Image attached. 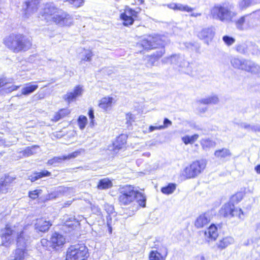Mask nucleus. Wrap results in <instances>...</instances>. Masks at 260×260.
<instances>
[{
	"label": "nucleus",
	"instance_id": "1",
	"mask_svg": "<svg viewBox=\"0 0 260 260\" xmlns=\"http://www.w3.org/2000/svg\"><path fill=\"white\" fill-rule=\"evenodd\" d=\"M118 201L120 205H134L136 202L138 206L145 207L146 197L144 194L135 190L132 185H125L119 189Z\"/></svg>",
	"mask_w": 260,
	"mask_h": 260
},
{
	"label": "nucleus",
	"instance_id": "2",
	"mask_svg": "<svg viewBox=\"0 0 260 260\" xmlns=\"http://www.w3.org/2000/svg\"><path fill=\"white\" fill-rule=\"evenodd\" d=\"M162 43L158 37L149 36L147 38L142 40L140 43H138V47H142L144 49L149 50L153 48H157L159 47L161 48L157 50L152 54L149 56L147 58V61L145 64L147 67L151 68L154 65L157 61L165 53V49L162 47Z\"/></svg>",
	"mask_w": 260,
	"mask_h": 260
},
{
	"label": "nucleus",
	"instance_id": "3",
	"mask_svg": "<svg viewBox=\"0 0 260 260\" xmlns=\"http://www.w3.org/2000/svg\"><path fill=\"white\" fill-rule=\"evenodd\" d=\"M17 236L16 242L17 247L26 248L29 236L25 235L23 231L20 232L16 230V228L7 225L1 231L2 245L9 247L13 242L14 238Z\"/></svg>",
	"mask_w": 260,
	"mask_h": 260
},
{
	"label": "nucleus",
	"instance_id": "4",
	"mask_svg": "<svg viewBox=\"0 0 260 260\" xmlns=\"http://www.w3.org/2000/svg\"><path fill=\"white\" fill-rule=\"evenodd\" d=\"M4 44L13 52L19 53L29 50L32 46V40L22 34H12L5 39Z\"/></svg>",
	"mask_w": 260,
	"mask_h": 260
},
{
	"label": "nucleus",
	"instance_id": "5",
	"mask_svg": "<svg viewBox=\"0 0 260 260\" xmlns=\"http://www.w3.org/2000/svg\"><path fill=\"white\" fill-rule=\"evenodd\" d=\"M234 10V6L233 4L224 2L215 5L211 8L210 12L213 19L224 23H231L237 15V13Z\"/></svg>",
	"mask_w": 260,
	"mask_h": 260
},
{
	"label": "nucleus",
	"instance_id": "6",
	"mask_svg": "<svg viewBox=\"0 0 260 260\" xmlns=\"http://www.w3.org/2000/svg\"><path fill=\"white\" fill-rule=\"evenodd\" d=\"M232 66L235 69L244 71L253 74H260V66L254 61L238 57L230 59Z\"/></svg>",
	"mask_w": 260,
	"mask_h": 260
},
{
	"label": "nucleus",
	"instance_id": "7",
	"mask_svg": "<svg viewBox=\"0 0 260 260\" xmlns=\"http://www.w3.org/2000/svg\"><path fill=\"white\" fill-rule=\"evenodd\" d=\"M88 250L83 244L71 245L67 250L66 260H87Z\"/></svg>",
	"mask_w": 260,
	"mask_h": 260
},
{
	"label": "nucleus",
	"instance_id": "8",
	"mask_svg": "<svg viewBox=\"0 0 260 260\" xmlns=\"http://www.w3.org/2000/svg\"><path fill=\"white\" fill-rule=\"evenodd\" d=\"M206 166V161L205 159L193 161L189 166L185 168L183 175L187 179L194 178L204 170Z\"/></svg>",
	"mask_w": 260,
	"mask_h": 260
},
{
	"label": "nucleus",
	"instance_id": "9",
	"mask_svg": "<svg viewBox=\"0 0 260 260\" xmlns=\"http://www.w3.org/2000/svg\"><path fill=\"white\" fill-rule=\"evenodd\" d=\"M219 213L221 216L228 218L238 217L241 219V215H243L241 209L236 208L235 205L230 202L224 204L220 208Z\"/></svg>",
	"mask_w": 260,
	"mask_h": 260
},
{
	"label": "nucleus",
	"instance_id": "10",
	"mask_svg": "<svg viewBox=\"0 0 260 260\" xmlns=\"http://www.w3.org/2000/svg\"><path fill=\"white\" fill-rule=\"evenodd\" d=\"M162 61L175 65L177 67L182 69H184V72L187 74H192V71L190 67L189 62L186 61L183 56L179 54L173 55L169 57L164 59Z\"/></svg>",
	"mask_w": 260,
	"mask_h": 260
},
{
	"label": "nucleus",
	"instance_id": "11",
	"mask_svg": "<svg viewBox=\"0 0 260 260\" xmlns=\"http://www.w3.org/2000/svg\"><path fill=\"white\" fill-rule=\"evenodd\" d=\"M139 12L134 10L128 6L125 7L124 12L120 15V18L123 21V25L129 26L132 25L134 21L138 18Z\"/></svg>",
	"mask_w": 260,
	"mask_h": 260
},
{
	"label": "nucleus",
	"instance_id": "12",
	"mask_svg": "<svg viewBox=\"0 0 260 260\" xmlns=\"http://www.w3.org/2000/svg\"><path fill=\"white\" fill-rule=\"evenodd\" d=\"M52 20L60 26H70L73 24V18L67 12L58 10L56 14L52 17Z\"/></svg>",
	"mask_w": 260,
	"mask_h": 260
},
{
	"label": "nucleus",
	"instance_id": "13",
	"mask_svg": "<svg viewBox=\"0 0 260 260\" xmlns=\"http://www.w3.org/2000/svg\"><path fill=\"white\" fill-rule=\"evenodd\" d=\"M258 16V18L260 19V10L253 12L249 14L245 15L240 17L237 20H233L236 27L239 30H244L247 28L249 24V19L254 16Z\"/></svg>",
	"mask_w": 260,
	"mask_h": 260
},
{
	"label": "nucleus",
	"instance_id": "14",
	"mask_svg": "<svg viewBox=\"0 0 260 260\" xmlns=\"http://www.w3.org/2000/svg\"><path fill=\"white\" fill-rule=\"evenodd\" d=\"M83 89L82 86L78 85L75 87L73 91L68 92L67 94H64L63 99L69 103L74 101L78 96L82 95Z\"/></svg>",
	"mask_w": 260,
	"mask_h": 260
},
{
	"label": "nucleus",
	"instance_id": "15",
	"mask_svg": "<svg viewBox=\"0 0 260 260\" xmlns=\"http://www.w3.org/2000/svg\"><path fill=\"white\" fill-rule=\"evenodd\" d=\"M66 239L63 235L58 233H53L50 238L51 246L53 249H57L63 245Z\"/></svg>",
	"mask_w": 260,
	"mask_h": 260
},
{
	"label": "nucleus",
	"instance_id": "16",
	"mask_svg": "<svg viewBox=\"0 0 260 260\" xmlns=\"http://www.w3.org/2000/svg\"><path fill=\"white\" fill-rule=\"evenodd\" d=\"M80 150H77L69 154L68 155L54 157L53 158L48 160L47 164L49 165H53L56 163L61 162L62 160H64L74 158L78 156L80 154Z\"/></svg>",
	"mask_w": 260,
	"mask_h": 260
},
{
	"label": "nucleus",
	"instance_id": "17",
	"mask_svg": "<svg viewBox=\"0 0 260 260\" xmlns=\"http://www.w3.org/2000/svg\"><path fill=\"white\" fill-rule=\"evenodd\" d=\"M57 10V8L53 4H47L43 11L42 16L47 21H50L52 20V17L56 14Z\"/></svg>",
	"mask_w": 260,
	"mask_h": 260
},
{
	"label": "nucleus",
	"instance_id": "18",
	"mask_svg": "<svg viewBox=\"0 0 260 260\" xmlns=\"http://www.w3.org/2000/svg\"><path fill=\"white\" fill-rule=\"evenodd\" d=\"M214 36V32L211 27L203 29L198 35V37L203 40L205 43L207 44H209V42L211 41Z\"/></svg>",
	"mask_w": 260,
	"mask_h": 260
},
{
	"label": "nucleus",
	"instance_id": "19",
	"mask_svg": "<svg viewBox=\"0 0 260 260\" xmlns=\"http://www.w3.org/2000/svg\"><path fill=\"white\" fill-rule=\"evenodd\" d=\"M51 225L50 221L46 219H37L35 223V229L39 232L45 233L49 230Z\"/></svg>",
	"mask_w": 260,
	"mask_h": 260
},
{
	"label": "nucleus",
	"instance_id": "20",
	"mask_svg": "<svg viewBox=\"0 0 260 260\" xmlns=\"http://www.w3.org/2000/svg\"><path fill=\"white\" fill-rule=\"evenodd\" d=\"M15 178L9 175H5L0 181V193H5L8 192L10 184L13 182Z\"/></svg>",
	"mask_w": 260,
	"mask_h": 260
},
{
	"label": "nucleus",
	"instance_id": "21",
	"mask_svg": "<svg viewBox=\"0 0 260 260\" xmlns=\"http://www.w3.org/2000/svg\"><path fill=\"white\" fill-rule=\"evenodd\" d=\"M27 255V250L26 248L17 247L10 256V260H23Z\"/></svg>",
	"mask_w": 260,
	"mask_h": 260
},
{
	"label": "nucleus",
	"instance_id": "22",
	"mask_svg": "<svg viewBox=\"0 0 260 260\" xmlns=\"http://www.w3.org/2000/svg\"><path fill=\"white\" fill-rule=\"evenodd\" d=\"M210 221V216L209 213H205L197 217L194 222V225L198 229L202 228L207 225Z\"/></svg>",
	"mask_w": 260,
	"mask_h": 260
},
{
	"label": "nucleus",
	"instance_id": "23",
	"mask_svg": "<svg viewBox=\"0 0 260 260\" xmlns=\"http://www.w3.org/2000/svg\"><path fill=\"white\" fill-rule=\"evenodd\" d=\"M204 234L208 242L210 241H215L218 235L217 228L214 224H212L205 231Z\"/></svg>",
	"mask_w": 260,
	"mask_h": 260
},
{
	"label": "nucleus",
	"instance_id": "24",
	"mask_svg": "<svg viewBox=\"0 0 260 260\" xmlns=\"http://www.w3.org/2000/svg\"><path fill=\"white\" fill-rule=\"evenodd\" d=\"M127 136L122 134L118 137L114 142H113V150L117 152L120 149L122 148L126 142Z\"/></svg>",
	"mask_w": 260,
	"mask_h": 260
},
{
	"label": "nucleus",
	"instance_id": "25",
	"mask_svg": "<svg viewBox=\"0 0 260 260\" xmlns=\"http://www.w3.org/2000/svg\"><path fill=\"white\" fill-rule=\"evenodd\" d=\"M19 87V86L15 85L8 86L5 79H0V92L2 93H10L13 91L17 90Z\"/></svg>",
	"mask_w": 260,
	"mask_h": 260
},
{
	"label": "nucleus",
	"instance_id": "26",
	"mask_svg": "<svg viewBox=\"0 0 260 260\" xmlns=\"http://www.w3.org/2000/svg\"><path fill=\"white\" fill-rule=\"evenodd\" d=\"M168 250L165 248V255L157 250H151L149 254V260H166Z\"/></svg>",
	"mask_w": 260,
	"mask_h": 260
},
{
	"label": "nucleus",
	"instance_id": "27",
	"mask_svg": "<svg viewBox=\"0 0 260 260\" xmlns=\"http://www.w3.org/2000/svg\"><path fill=\"white\" fill-rule=\"evenodd\" d=\"M168 7L174 10H179L183 12H190L193 10V8L187 5H183L181 4L171 3L168 5Z\"/></svg>",
	"mask_w": 260,
	"mask_h": 260
},
{
	"label": "nucleus",
	"instance_id": "28",
	"mask_svg": "<svg viewBox=\"0 0 260 260\" xmlns=\"http://www.w3.org/2000/svg\"><path fill=\"white\" fill-rule=\"evenodd\" d=\"M38 0H29L25 2L23 9L27 12H34L38 9Z\"/></svg>",
	"mask_w": 260,
	"mask_h": 260
},
{
	"label": "nucleus",
	"instance_id": "29",
	"mask_svg": "<svg viewBox=\"0 0 260 260\" xmlns=\"http://www.w3.org/2000/svg\"><path fill=\"white\" fill-rule=\"evenodd\" d=\"M113 186L112 181L108 178H104L100 179L97 185V188L100 190H104L110 188Z\"/></svg>",
	"mask_w": 260,
	"mask_h": 260
},
{
	"label": "nucleus",
	"instance_id": "30",
	"mask_svg": "<svg viewBox=\"0 0 260 260\" xmlns=\"http://www.w3.org/2000/svg\"><path fill=\"white\" fill-rule=\"evenodd\" d=\"M234 242V239L232 237H226L217 242L216 245L219 249H223Z\"/></svg>",
	"mask_w": 260,
	"mask_h": 260
},
{
	"label": "nucleus",
	"instance_id": "31",
	"mask_svg": "<svg viewBox=\"0 0 260 260\" xmlns=\"http://www.w3.org/2000/svg\"><path fill=\"white\" fill-rule=\"evenodd\" d=\"M51 175V173L47 170H43L39 172H35L32 175L29 176V179L31 182H35L38 179Z\"/></svg>",
	"mask_w": 260,
	"mask_h": 260
},
{
	"label": "nucleus",
	"instance_id": "32",
	"mask_svg": "<svg viewBox=\"0 0 260 260\" xmlns=\"http://www.w3.org/2000/svg\"><path fill=\"white\" fill-rule=\"evenodd\" d=\"M199 102L204 105L217 104L219 102V98L216 95H212L199 100Z\"/></svg>",
	"mask_w": 260,
	"mask_h": 260
},
{
	"label": "nucleus",
	"instance_id": "33",
	"mask_svg": "<svg viewBox=\"0 0 260 260\" xmlns=\"http://www.w3.org/2000/svg\"><path fill=\"white\" fill-rule=\"evenodd\" d=\"M38 88V85L37 84H31L30 83L26 84L21 89L22 94L27 95L34 91H35Z\"/></svg>",
	"mask_w": 260,
	"mask_h": 260
},
{
	"label": "nucleus",
	"instance_id": "34",
	"mask_svg": "<svg viewBox=\"0 0 260 260\" xmlns=\"http://www.w3.org/2000/svg\"><path fill=\"white\" fill-rule=\"evenodd\" d=\"M255 4V0H241L238 2V7L242 11Z\"/></svg>",
	"mask_w": 260,
	"mask_h": 260
},
{
	"label": "nucleus",
	"instance_id": "35",
	"mask_svg": "<svg viewBox=\"0 0 260 260\" xmlns=\"http://www.w3.org/2000/svg\"><path fill=\"white\" fill-rule=\"evenodd\" d=\"M214 155L217 158H224L226 157L231 156L232 155V153L229 149L222 148L216 150L214 152Z\"/></svg>",
	"mask_w": 260,
	"mask_h": 260
},
{
	"label": "nucleus",
	"instance_id": "36",
	"mask_svg": "<svg viewBox=\"0 0 260 260\" xmlns=\"http://www.w3.org/2000/svg\"><path fill=\"white\" fill-rule=\"evenodd\" d=\"M201 145L203 149L207 150L211 148L214 147L216 143L209 139H205L201 141Z\"/></svg>",
	"mask_w": 260,
	"mask_h": 260
},
{
	"label": "nucleus",
	"instance_id": "37",
	"mask_svg": "<svg viewBox=\"0 0 260 260\" xmlns=\"http://www.w3.org/2000/svg\"><path fill=\"white\" fill-rule=\"evenodd\" d=\"M70 113V110L69 109L67 108L61 109L58 112L56 113L54 116L53 120L55 121H57L69 114Z\"/></svg>",
	"mask_w": 260,
	"mask_h": 260
},
{
	"label": "nucleus",
	"instance_id": "38",
	"mask_svg": "<svg viewBox=\"0 0 260 260\" xmlns=\"http://www.w3.org/2000/svg\"><path fill=\"white\" fill-rule=\"evenodd\" d=\"M61 191L60 189L59 188L55 189L54 190L52 191L51 192L48 193L44 197L43 200L44 201H48L50 200H53L55 199L60 196L61 194Z\"/></svg>",
	"mask_w": 260,
	"mask_h": 260
},
{
	"label": "nucleus",
	"instance_id": "39",
	"mask_svg": "<svg viewBox=\"0 0 260 260\" xmlns=\"http://www.w3.org/2000/svg\"><path fill=\"white\" fill-rule=\"evenodd\" d=\"M241 127H243L248 131H252L253 132H260V125L259 124H249L246 123L241 124Z\"/></svg>",
	"mask_w": 260,
	"mask_h": 260
},
{
	"label": "nucleus",
	"instance_id": "40",
	"mask_svg": "<svg viewBox=\"0 0 260 260\" xmlns=\"http://www.w3.org/2000/svg\"><path fill=\"white\" fill-rule=\"evenodd\" d=\"M176 188V184L175 183H171L168 185L163 187L161 188V191L166 194H170L172 193Z\"/></svg>",
	"mask_w": 260,
	"mask_h": 260
},
{
	"label": "nucleus",
	"instance_id": "41",
	"mask_svg": "<svg viewBox=\"0 0 260 260\" xmlns=\"http://www.w3.org/2000/svg\"><path fill=\"white\" fill-rule=\"evenodd\" d=\"M112 100V98L110 97L103 98L100 101L99 107L106 110L109 107L111 106Z\"/></svg>",
	"mask_w": 260,
	"mask_h": 260
},
{
	"label": "nucleus",
	"instance_id": "42",
	"mask_svg": "<svg viewBox=\"0 0 260 260\" xmlns=\"http://www.w3.org/2000/svg\"><path fill=\"white\" fill-rule=\"evenodd\" d=\"M199 138V135L194 134L192 136L186 135L182 138V141L185 144L187 145L189 144H192L195 142Z\"/></svg>",
	"mask_w": 260,
	"mask_h": 260
},
{
	"label": "nucleus",
	"instance_id": "43",
	"mask_svg": "<svg viewBox=\"0 0 260 260\" xmlns=\"http://www.w3.org/2000/svg\"><path fill=\"white\" fill-rule=\"evenodd\" d=\"M248 43H243L236 46V51L242 54H248Z\"/></svg>",
	"mask_w": 260,
	"mask_h": 260
},
{
	"label": "nucleus",
	"instance_id": "44",
	"mask_svg": "<svg viewBox=\"0 0 260 260\" xmlns=\"http://www.w3.org/2000/svg\"><path fill=\"white\" fill-rule=\"evenodd\" d=\"M248 53H251L252 55H257L258 53V46L252 42L248 43Z\"/></svg>",
	"mask_w": 260,
	"mask_h": 260
},
{
	"label": "nucleus",
	"instance_id": "45",
	"mask_svg": "<svg viewBox=\"0 0 260 260\" xmlns=\"http://www.w3.org/2000/svg\"><path fill=\"white\" fill-rule=\"evenodd\" d=\"M93 54L90 50H87L85 52V54L83 55V57L81 58V61L80 62V64H82L83 61H90L91 60V57Z\"/></svg>",
	"mask_w": 260,
	"mask_h": 260
},
{
	"label": "nucleus",
	"instance_id": "46",
	"mask_svg": "<svg viewBox=\"0 0 260 260\" xmlns=\"http://www.w3.org/2000/svg\"><path fill=\"white\" fill-rule=\"evenodd\" d=\"M87 118L84 116H80L78 119V122L80 129H83L85 128L87 123Z\"/></svg>",
	"mask_w": 260,
	"mask_h": 260
},
{
	"label": "nucleus",
	"instance_id": "47",
	"mask_svg": "<svg viewBox=\"0 0 260 260\" xmlns=\"http://www.w3.org/2000/svg\"><path fill=\"white\" fill-rule=\"evenodd\" d=\"M42 192V190L41 189H36L32 191H29L28 196L31 199L35 200L38 198Z\"/></svg>",
	"mask_w": 260,
	"mask_h": 260
},
{
	"label": "nucleus",
	"instance_id": "48",
	"mask_svg": "<svg viewBox=\"0 0 260 260\" xmlns=\"http://www.w3.org/2000/svg\"><path fill=\"white\" fill-rule=\"evenodd\" d=\"M37 146H33L32 147H27L23 151V154L25 156H29L34 153V149L37 148Z\"/></svg>",
	"mask_w": 260,
	"mask_h": 260
},
{
	"label": "nucleus",
	"instance_id": "49",
	"mask_svg": "<svg viewBox=\"0 0 260 260\" xmlns=\"http://www.w3.org/2000/svg\"><path fill=\"white\" fill-rule=\"evenodd\" d=\"M66 1L69 2L76 8L82 6L84 3V0H66Z\"/></svg>",
	"mask_w": 260,
	"mask_h": 260
},
{
	"label": "nucleus",
	"instance_id": "50",
	"mask_svg": "<svg viewBox=\"0 0 260 260\" xmlns=\"http://www.w3.org/2000/svg\"><path fill=\"white\" fill-rule=\"evenodd\" d=\"M222 40L223 42L228 46L231 45L235 41V40L234 38L230 37L229 36H223L222 38Z\"/></svg>",
	"mask_w": 260,
	"mask_h": 260
},
{
	"label": "nucleus",
	"instance_id": "51",
	"mask_svg": "<svg viewBox=\"0 0 260 260\" xmlns=\"http://www.w3.org/2000/svg\"><path fill=\"white\" fill-rule=\"evenodd\" d=\"M172 124V121L167 118H165L163 121V125H159V128L162 129H166Z\"/></svg>",
	"mask_w": 260,
	"mask_h": 260
},
{
	"label": "nucleus",
	"instance_id": "52",
	"mask_svg": "<svg viewBox=\"0 0 260 260\" xmlns=\"http://www.w3.org/2000/svg\"><path fill=\"white\" fill-rule=\"evenodd\" d=\"M41 245L46 249H48L50 250L49 247H51L50 240H48L47 239H42L41 241Z\"/></svg>",
	"mask_w": 260,
	"mask_h": 260
},
{
	"label": "nucleus",
	"instance_id": "53",
	"mask_svg": "<svg viewBox=\"0 0 260 260\" xmlns=\"http://www.w3.org/2000/svg\"><path fill=\"white\" fill-rule=\"evenodd\" d=\"M105 210L106 211L107 213L108 214V215H110L111 214H112L114 211V207L113 206L109 205H106L105 206Z\"/></svg>",
	"mask_w": 260,
	"mask_h": 260
},
{
	"label": "nucleus",
	"instance_id": "54",
	"mask_svg": "<svg viewBox=\"0 0 260 260\" xmlns=\"http://www.w3.org/2000/svg\"><path fill=\"white\" fill-rule=\"evenodd\" d=\"M255 232L258 238L260 239V222L256 224Z\"/></svg>",
	"mask_w": 260,
	"mask_h": 260
},
{
	"label": "nucleus",
	"instance_id": "55",
	"mask_svg": "<svg viewBox=\"0 0 260 260\" xmlns=\"http://www.w3.org/2000/svg\"><path fill=\"white\" fill-rule=\"evenodd\" d=\"M88 116L89 118L91 119V123H93V119L94 118V111L92 109H90L88 111Z\"/></svg>",
	"mask_w": 260,
	"mask_h": 260
},
{
	"label": "nucleus",
	"instance_id": "56",
	"mask_svg": "<svg viewBox=\"0 0 260 260\" xmlns=\"http://www.w3.org/2000/svg\"><path fill=\"white\" fill-rule=\"evenodd\" d=\"M162 128H159V126H152L151 125L149 126V132H151L155 130H161Z\"/></svg>",
	"mask_w": 260,
	"mask_h": 260
},
{
	"label": "nucleus",
	"instance_id": "57",
	"mask_svg": "<svg viewBox=\"0 0 260 260\" xmlns=\"http://www.w3.org/2000/svg\"><path fill=\"white\" fill-rule=\"evenodd\" d=\"M165 248H166L168 249L167 246L164 245H161L159 248H158V250L160 251V252L164 255H165Z\"/></svg>",
	"mask_w": 260,
	"mask_h": 260
},
{
	"label": "nucleus",
	"instance_id": "58",
	"mask_svg": "<svg viewBox=\"0 0 260 260\" xmlns=\"http://www.w3.org/2000/svg\"><path fill=\"white\" fill-rule=\"evenodd\" d=\"M110 224V225H112V217L110 215H108L107 216V225L108 226V224Z\"/></svg>",
	"mask_w": 260,
	"mask_h": 260
},
{
	"label": "nucleus",
	"instance_id": "59",
	"mask_svg": "<svg viewBox=\"0 0 260 260\" xmlns=\"http://www.w3.org/2000/svg\"><path fill=\"white\" fill-rule=\"evenodd\" d=\"M126 119H127V124H128L129 123L131 124L130 120L132 119V114H127L126 115Z\"/></svg>",
	"mask_w": 260,
	"mask_h": 260
},
{
	"label": "nucleus",
	"instance_id": "60",
	"mask_svg": "<svg viewBox=\"0 0 260 260\" xmlns=\"http://www.w3.org/2000/svg\"><path fill=\"white\" fill-rule=\"evenodd\" d=\"M254 170L257 173L260 174V164L256 165L254 168Z\"/></svg>",
	"mask_w": 260,
	"mask_h": 260
},
{
	"label": "nucleus",
	"instance_id": "61",
	"mask_svg": "<svg viewBox=\"0 0 260 260\" xmlns=\"http://www.w3.org/2000/svg\"><path fill=\"white\" fill-rule=\"evenodd\" d=\"M201 15V13H191L190 16L191 17H197L198 16H200Z\"/></svg>",
	"mask_w": 260,
	"mask_h": 260
},
{
	"label": "nucleus",
	"instance_id": "62",
	"mask_svg": "<svg viewBox=\"0 0 260 260\" xmlns=\"http://www.w3.org/2000/svg\"><path fill=\"white\" fill-rule=\"evenodd\" d=\"M108 228V232L109 233V234H111L112 232V225H110V224H108V226H107Z\"/></svg>",
	"mask_w": 260,
	"mask_h": 260
},
{
	"label": "nucleus",
	"instance_id": "63",
	"mask_svg": "<svg viewBox=\"0 0 260 260\" xmlns=\"http://www.w3.org/2000/svg\"><path fill=\"white\" fill-rule=\"evenodd\" d=\"M5 141L0 138V146L5 144Z\"/></svg>",
	"mask_w": 260,
	"mask_h": 260
},
{
	"label": "nucleus",
	"instance_id": "64",
	"mask_svg": "<svg viewBox=\"0 0 260 260\" xmlns=\"http://www.w3.org/2000/svg\"><path fill=\"white\" fill-rule=\"evenodd\" d=\"M141 4H143L144 3V0H138Z\"/></svg>",
	"mask_w": 260,
	"mask_h": 260
}]
</instances>
